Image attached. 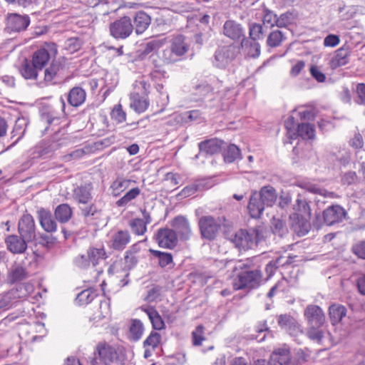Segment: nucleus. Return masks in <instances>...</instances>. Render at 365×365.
<instances>
[{
  "instance_id": "f257e3e1",
  "label": "nucleus",
  "mask_w": 365,
  "mask_h": 365,
  "mask_svg": "<svg viewBox=\"0 0 365 365\" xmlns=\"http://www.w3.org/2000/svg\"><path fill=\"white\" fill-rule=\"evenodd\" d=\"M267 229L257 225L249 229H240L235 233L227 234L226 238L240 250H247L264 240Z\"/></svg>"
},
{
  "instance_id": "f03ea898",
  "label": "nucleus",
  "mask_w": 365,
  "mask_h": 365,
  "mask_svg": "<svg viewBox=\"0 0 365 365\" xmlns=\"http://www.w3.org/2000/svg\"><path fill=\"white\" fill-rule=\"evenodd\" d=\"M252 261V259L247 258L236 262L233 270H241L233 284L236 290L245 288L251 289L259 287L262 274L259 269H250L253 266Z\"/></svg>"
},
{
  "instance_id": "7ed1b4c3",
  "label": "nucleus",
  "mask_w": 365,
  "mask_h": 365,
  "mask_svg": "<svg viewBox=\"0 0 365 365\" xmlns=\"http://www.w3.org/2000/svg\"><path fill=\"white\" fill-rule=\"evenodd\" d=\"M345 210L339 205H331L324 210L322 215L316 214L315 219L312 222L313 226L319 230L322 225H333L340 222L346 216Z\"/></svg>"
},
{
  "instance_id": "20e7f679",
  "label": "nucleus",
  "mask_w": 365,
  "mask_h": 365,
  "mask_svg": "<svg viewBox=\"0 0 365 365\" xmlns=\"http://www.w3.org/2000/svg\"><path fill=\"white\" fill-rule=\"evenodd\" d=\"M188 48L185 36L179 35L170 41V46L163 51L160 58L165 63H175L187 52Z\"/></svg>"
},
{
  "instance_id": "39448f33",
  "label": "nucleus",
  "mask_w": 365,
  "mask_h": 365,
  "mask_svg": "<svg viewBox=\"0 0 365 365\" xmlns=\"http://www.w3.org/2000/svg\"><path fill=\"white\" fill-rule=\"evenodd\" d=\"M198 226L202 239L212 241L216 239L221 229V220L210 215L202 216Z\"/></svg>"
},
{
  "instance_id": "423d86ee",
  "label": "nucleus",
  "mask_w": 365,
  "mask_h": 365,
  "mask_svg": "<svg viewBox=\"0 0 365 365\" xmlns=\"http://www.w3.org/2000/svg\"><path fill=\"white\" fill-rule=\"evenodd\" d=\"M296 202V209L300 212V215L294 213L290 216V219L294 218L298 220L299 223L294 226V231L297 232L301 235H305L309 230L310 224L307 220H304L302 217H310L311 207L305 200L298 198Z\"/></svg>"
},
{
  "instance_id": "0eeeda50",
  "label": "nucleus",
  "mask_w": 365,
  "mask_h": 365,
  "mask_svg": "<svg viewBox=\"0 0 365 365\" xmlns=\"http://www.w3.org/2000/svg\"><path fill=\"white\" fill-rule=\"evenodd\" d=\"M134 30L132 20L129 16H124L115 20L109 25V31L112 37L116 40L128 38Z\"/></svg>"
},
{
  "instance_id": "6e6552de",
  "label": "nucleus",
  "mask_w": 365,
  "mask_h": 365,
  "mask_svg": "<svg viewBox=\"0 0 365 365\" xmlns=\"http://www.w3.org/2000/svg\"><path fill=\"white\" fill-rule=\"evenodd\" d=\"M98 356L101 360L106 364L123 365L125 361V355L120 348H115L109 345L98 347Z\"/></svg>"
},
{
  "instance_id": "1a4fd4ad",
  "label": "nucleus",
  "mask_w": 365,
  "mask_h": 365,
  "mask_svg": "<svg viewBox=\"0 0 365 365\" xmlns=\"http://www.w3.org/2000/svg\"><path fill=\"white\" fill-rule=\"evenodd\" d=\"M240 47L234 44L218 47L215 53V65L218 68H225L239 53Z\"/></svg>"
},
{
  "instance_id": "9d476101",
  "label": "nucleus",
  "mask_w": 365,
  "mask_h": 365,
  "mask_svg": "<svg viewBox=\"0 0 365 365\" xmlns=\"http://www.w3.org/2000/svg\"><path fill=\"white\" fill-rule=\"evenodd\" d=\"M57 53L56 45L54 43H46L43 48L37 50L33 55L32 63L35 68H39V71L47 64L51 56Z\"/></svg>"
},
{
  "instance_id": "9b49d317",
  "label": "nucleus",
  "mask_w": 365,
  "mask_h": 365,
  "mask_svg": "<svg viewBox=\"0 0 365 365\" xmlns=\"http://www.w3.org/2000/svg\"><path fill=\"white\" fill-rule=\"evenodd\" d=\"M18 232L19 235L32 242L36 238V227L33 217L29 214L24 215L18 223Z\"/></svg>"
},
{
  "instance_id": "f8f14e48",
  "label": "nucleus",
  "mask_w": 365,
  "mask_h": 365,
  "mask_svg": "<svg viewBox=\"0 0 365 365\" xmlns=\"http://www.w3.org/2000/svg\"><path fill=\"white\" fill-rule=\"evenodd\" d=\"M30 24L28 15L10 14L6 18V29L9 32L19 33L25 31Z\"/></svg>"
},
{
  "instance_id": "ddd939ff",
  "label": "nucleus",
  "mask_w": 365,
  "mask_h": 365,
  "mask_svg": "<svg viewBox=\"0 0 365 365\" xmlns=\"http://www.w3.org/2000/svg\"><path fill=\"white\" fill-rule=\"evenodd\" d=\"M304 316L308 326L322 327L325 322L324 313L318 305H308L304 311Z\"/></svg>"
},
{
  "instance_id": "4468645a",
  "label": "nucleus",
  "mask_w": 365,
  "mask_h": 365,
  "mask_svg": "<svg viewBox=\"0 0 365 365\" xmlns=\"http://www.w3.org/2000/svg\"><path fill=\"white\" fill-rule=\"evenodd\" d=\"M155 237L158 245L163 248L172 249L178 243L177 235L173 229L160 228Z\"/></svg>"
},
{
  "instance_id": "2eb2a0df",
  "label": "nucleus",
  "mask_w": 365,
  "mask_h": 365,
  "mask_svg": "<svg viewBox=\"0 0 365 365\" xmlns=\"http://www.w3.org/2000/svg\"><path fill=\"white\" fill-rule=\"evenodd\" d=\"M277 324L292 336H297L302 333L301 325L289 314H280L277 318Z\"/></svg>"
},
{
  "instance_id": "dca6fc26",
  "label": "nucleus",
  "mask_w": 365,
  "mask_h": 365,
  "mask_svg": "<svg viewBox=\"0 0 365 365\" xmlns=\"http://www.w3.org/2000/svg\"><path fill=\"white\" fill-rule=\"evenodd\" d=\"M173 230L178 235L181 240H188L192 235V230L188 220L182 215L177 216L171 223Z\"/></svg>"
},
{
  "instance_id": "f3484780",
  "label": "nucleus",
  "mask_w": 365,
  "mask_h": 365,
  "mask_svg": "<svg viewBox=\"0 0 365 365\" xmlns=\"http://www.w3.org/2000/svg\"><path fill=\"white\" fill-rule=\"evenodd\" d=\"M222 31L225 36L234 41H242L245 38L242 25L233 20L226 21L223 25Z\"/></svg>"
},
{
  "instance_id": "a211bd4d",
  "label": "nucleus",
  "mask_w": 365,
  "mask_h": 365,
  "mask_svg": "<svg viewBox=\"0 0 365 365\" xmlns=\"http://www.w3.org/2000/svg\"><path fill=\"white\" fill-rule=\"evenodd\" d=\"M29 240L22 237L20 235H10L5 238L7 250L14 255L23 254L27 250Z\"/></svg>"
},
{
  "instance_id": "6ab92c4d",
  "label": "nucleus",
  "mask_w": 365,
  "mask_h": 365,
  "mask_svg": "<svg viewBox=\"0 0 365 365\" xmlns=\"http://www.w3.org/2000/svg\"><path fill=\"white\" fill-rule=\"evenodd\" d=\"M227 143L218 138H211L203 140L198 144L200 154L205 156L212 155L220 153Z\"/></svg>"
},
{
  "instance_id": "aec40b11",
  "label": "nucleus",
  "mask_w": 365,
  "mask_h": 365,
  "mask_svg": "<svg viewBox=\"0 0 365 365\" xmlns=\"http://www.w3.org/2000/svg\"><path fill=\"white\" fill-rule=\"evenodd\" d=\"M81 214L88 224L97 225V220L102 217V210L91 203L86 204L80 207Z\"/></svg>"
},
{
  "instance_id": "412c9836",
  "label": "nucleus",
  "mask_w": 365,
  "mask_h": 365,
  "mask_svg": "<svg viewBox=\"0 0 365 365\" xmlns=\"http://www.w3.org/2000/svg\"><path fill=\"white\" fill-rule=\"evenodd\" d=\"M37 214L40 225L46 232H53L56 230L57 224L50 210L41 208Z\"/></svg>"
},
{
  "instance_id": "4be33fe9",
  "label": "nucleus",
  "mask_w": 365,
  "mask_h": 365,
  "mask_svg": "<svg viewBox=\"0 0 365 365\" xmlns=\"http://www.w3.org/2000/svg\"><path fill=\"white\" fill-rule=\"evenodd\" d=\"M291 360L289 349L284 346L275 349L271 354L269 365H288Z\"/></svg>"
},
{
  "instance_id": "5701e85b",
  "label": "nucleus",
  "mask_w": 365,
  "mask_h": 365,
  "mask_svg": "<svg viewBox=\"0 0 365 365\" xmlns=\"http://www.w3.org/2000/svg\"><path fill=\"white\" fill-rule=\"evenodd\" d=\"M151 22L150 16L144 11H138L133 17L134 30L137 35L143 34Z\"/></svg>"
},
{
  "instance_id": "b1692460",
  "label": "nucleus",
  "mask_w": 365,
  "mask_h": 365,
  "mask_svg": "<svg viewBox=\"0 0 365 365\" xmlns=\"http://www.w3.org/2000/svg\"><path fill=\"white\" fill-rule=\"evenodd\" d=\"M262 202H263L261 200L260 196L257 195V192H253L250 198L247 206L250 216L252 218L260 217L262 212L264 210V207L266 206L264 203Z\"/></svg>"
},
{
  "instance_id": "393cba45",
  "label": "nucleus",
  "mask_w": 365,
  "mask_h": 365,
  "mask_svg": "<svg viewBox=\"0 0 365 365\" xmlns=\"http://www.w3.org/2000/svg\"><path fill=\"white\" fill-rule=\"evenodd\" d=\"M92 187L91 185L78 186L73 190V197L78 203L83 205L88 204L92 200Z\"/></svg>"
},
{
  "instance_id": "a878e982",
  "label": "nucleus",
  "mask_w": 365,
  "mask_h": 365,
  "mask_svg": "<svg viewBox=\"0 0 365 365\" xmlns=\"http://www.w3.org/2000/svg\"><path fill=\"white\" fill-rule=\"evenodd\" d=\"M131 182H135L134 180L126 179L123 177H117L110 185V189L111 195L113 197H118L120 194L129 187Z\"/></svg>"
},
{
  "instance_id": "bb28decb",
  "label": "nucleus",
  "mask_w": 365,
  "mask_h": 365,
  "mask_svg": "<svg viewBox=\"0 0 365 365\" xmlns=\"http://www.w3.org/2000/svg\"><path fill=\"white\" fill-rule=\"evenodd\" d=\"M142 309L147 314L154 329L161 330L165 327L164 321L153 307H142Z\"/></svg>"
},
{
  "instance_id": "cd10ccee",
  "label": "nucleus",
  "mask_w": 365,
  "mask_h": 365,
  "mask_svg": "<svg viewBox=\"0 0 365 365\" xmlns=\"http://www.w3.org/2000/svg\"><path fill=\"white\" fill-rule=\"evenodd\" d=\"M130 236L128 231L120 230L112 237V247L117 250H123L130 242Z\"/></svg>"
},
{
  "instance_id": "c85d7f7f",
  "label": "nucleus",
  "mask_w": 365,
  "mask_h": 365,
  "mask_svg": "<svg viewBox=\"0 0 365 365\" xmlns=\"http://www.w3.org/2000/svg\"><path fill=\"white\" fill-rule=\"evenodd\" d=\"M329 315L333 325L339 323L346 315V309L339 304H333L329 308Z\"/></svg>"
},
{
  "instance_id": "c756f323",
  "label": "nucleus",
  "mask_w": 365,
  "mask_h": 365,
  "mask_svg": "<svg viewBox=\"0 0 365 365\" xmlns=\"http://www.w3.org/2000/svg\"><path fill=\"white\" fill-rule=\"evenodd\" d=\"M257 195L260 196L261 200L266 206L271 207L277 200L275 189L272 186H264L261 188Z\"/></svg>"
},
{
  "instance_id": "7c9ffc66",
  "label": "nucleus",
  "mask_w": 365,
  "mask_h": 365,
  "mask_svg": "<svg viewBox=\"0 0 365 365\" xmlns=\"http://www.w3.org/2000/svg\"><path fill=\"white\" fill-rule=\"evenodd\" d=\"M293 135L300 136L303 139L312 140L315 138L314 126L310 123H302L298 124L296 132L293 133Z\"/></svg>"
},
{
  "instance_id": "2f4dec72",
  "label": "nucleus",
  "mask_w": 365,
  "mask_h": 365,
  "mask_svg": "<svg viewBox=\"0 0 365 365\" xmlns=\"http://www.w3.org/2000/svg\"><path fill=\"white\" fill-rule=\"evenodd\" d=\"M56 219L61 223L67 222L72 217L73 211L69 205L63 203L58 205L54 211Z\"/></svg>"
},
{
  "instance_id": "473e14b6",
  "label": "nucleus",
  "mask_w": 365,
  "mask_h": 365,
  "mask_svg": "<svg viewBox=\"0 0 365 365\" xmlns=\"http://www.w3.org/2000/svg\"><path fill=\"white\" fill-rule=\"evenodd\" d=\"M350 51L347 48H341L336 51L334 57L331 60V67L336 68L345 66L349 62Z\"/></svg>"
},
{
  "instance_id": "72a5a7b5",
  "label": "nucleus",
  "mask_w": 365,
  "mask_h": 365,
  "mask_svg": "<svg viewBox=\"0 0 365 365\" xmlns=\"http://www.w3.org/2000/svg\"><path fill=\"white\" fill-rule=\"evenodd\" d=\"M239 47L248 49L247 53L252 58H257L260 55V45L255 40L245 38L242 40Z\"/></svg>"
},
{
  "instance_id": "f704fd0d",
  "label": "nucleus",
  "mask_w": 365,
  "mask_h": 365,
  "mask_svg": "<svg viewBox=\"0 0 365 365\" xmlns=\"http://www.w3.org/2000/svg\"><path fill=\"white\" fill-rule=\"evenodd\" d=\"M255 334H252L249 336L250 339H255L259 342L263 341L267 334H270L272 336V331L269 328L267 327L266 322H259L255 327Z\"/></svg>"
},
{
  "instance_id": "c9c22d12",
  "label": "nucleus",
  "mask_w": 365,
  "mask_h": 365,
  "mask_svg": "<svg viewBox=\"0 0 365 365\" xmlns=\"http://www.w3.org/2000/svg\"><path fill=\"white\" fill-rule=\"evenodd\" d=\"M88 257H90L92 265L95 267L99 263L100 260H103L106 258V253L103 247H91L87 250Z\"/></svg>"
},
{
  "instance_id": "e433bc0d",
  "label": "nucleus",
  "mask_w": 365,
  "mask_h": 365,
  "mask_svg": "<svg viewBox=\"0 0 365 365\" xmlns=\"http://www.w3.org/2000/svg\"><path fill=\"white\" fill-rule=\"evenodd\" d=\"M140 189L137 187L130 189L122 197L116 201V206L119 207L127 206L130 202L135 200L140 195Z\"/></svg>"
},
{
  "instance_id": "4c0bfd02",
  "label": "nucleus",
  "mask_w": 365,
  "mask_h": 365,
  "mask_svg": "<svg viewBox=\"0 0 365 365\" xmlns=\"http://www.w3.org/2000/svg\"><path fill=\"white\" fill-rule=\"evenodd\" d=\"M240 150L234 144L227 145L223 153L224 160L228 163H233L237 159L240 158Z\"/></svg>"
},
{
  "instance_id": "58836bf2",
  "label": "nucleus",
  "mask_w": 365,
  "mask_h": 365,
  "mask_svg": "<svg viewBox=\"0 0 365 365\" xmlns=\"http://www.w3.org/2000/svg\"><path fill=\"white\" fill-rule=\"evenodd\" d=\"M130 338L134 341H138L143 333V325L139 319H133L130 327Z\"/></svg>"
},
{
  "instance_id": "ea45409f",
  "label": "nucleus",
  "mask_w": 365,
  "mask_h": 365,
  "mask_svg": "<svg viewBox=\"0 0 365 365\" xmlns=\"http://www.w3.org/2000/svg\"><path fill=\"white\" fill-rule=\"evenodd\" d=\"M149 252L158 259V264L161 267H165L173 263V256L168 252H163L155 250L150 249Z\"/></svg>"
},
{
  "instance_id": "a19ab883",
  "label": "nucleus",
  "mask_w": 365,
  "mask_h": 365,
  "mask_svg": "<svg viewBox=\"0 0 365 365\" xmlns=\"http://www.w3.org/2000/svg\"><path fill=\"white\" fill-rule=\"evenodd\" d=\"M272 229L274 235L281 237L288 233V228L287 225L284 222L280 219L273 218L272 222Z\"/></svg>"
},
{
  "instance_id": "79ce46f5",
  "label": "nucleus",
  "mask_w": 365,
  "mask_h": 365,
  "mask_svg": "<svg viewBox=\"0 0 365 365\" xmlns=\"http://www.w3.org/2000/svg\"><path fill=\"white\" fill-rule=\"evenodd\" d=\"M39 68H35L34 64H30L26 60L22 66L21 74L27 79H35L38 76Z\"/></svg>"
},
{
  "instance_id": "37998d69",
  "label": "nucleus",
  "mask_w": 365,
  "mask_h": 365,
  "mask_svg": "<svg viewBox=\"0 0 365 365\" xmlns=\"http://www.w3.org/2000/svg\"><path fill=\"white\" fill-rule=\"evenodd\" d=\"M303 188L307 190L308 192L317 194L322 196H324L325 197H333L334 195V193L332 192H328L325 189L320 187L317 186V185L312 184V183H305L303 186Z\"/></svg>"
},
{
  "instance_id": "c03bdc74",
  "label": "nucleus",
  "mask_w": 365,
  "mask_h": 365,
  "mask_svg": "<svg viewBox=\"0 0 365 365\" xmlns=\"http://www.w3.org/2000/svg\"><path fill=\"white\" fill-rule=\"evenodd\" d=\"M130 227L133 233L137 235H143L147 230L145 223L140 218H135L130 223Z\"/></svg>"
},
{
  "instance_id": "a18cd8bd",
  "label": "nucleus",
  "mask_w": 365,
  "mask_h": 365,
  "mask_svg": "<svg viewBox=\"0 0 365 365\" xmlns=\"http://www.w3.org/2000/svg\"><path fill=\"white\" fill-rule=\"evenodd\" d=\"M284 38V37L282 32L279 30H275L269 34L267 44L272 48L277 47L280 45Z\"/></svg>"
},
{
  "instance_id": "49530a36",
  "label": "nucleus",
  "mask_w": 365,
  "mask_h": 365,
  "mask_svg": "<svg viewBox=\"0 0 365 365\" xmlns=\"http://www.w3.org/2000/svg\"><path fill=\"white\" fill-rule=\"evenodd\" d=\"M130 106L138 113L144 112L148 107L149 103L147 97L137 98L133 96Z\"/></svg>"
},
{
  "instance_id": "de8ad7c7",
  "label": "nucleus",
  "mask_w": 365,
  "mask_h": 365,
  "mask_svg": "<svg viewBox=\"0 0 365 365\" xmlns=\"http://www.w3.org/2000/svg\"><path fill=\"white\" fill-rule=\"evenodd\" d=\"M351 98L356 104H365V93H344V102L351 103Z\"/></svg>"
},
{
  "instance_id": "09e8293b",
  "label": "nucleus",
  "mask_w": 365,
  "mask_h": 365,
  "mask_svg": "<svg viewBox=\"0 0 365 365\" xmlns=\"http://www.w3.org/2000/svg\"><path fill=\"white\" fill-rule=\"evenodd\" d=\"M163 287L159 285L153 286L148 291L145 298L148 302H153L157 300H161Z\"/></svg>"
},
{
  "instance_id": "8fccbe9b",
  "label": "nucleus",
  "mask_w": 365,
  "mask_h": 365,
  "mask_svg": "<svg viewBox=\"0 0 365 365\" xmlns=\"http://www.w3.org/2000/svg\"><path fill=\"white\" fill-rule=\"evenodd\" d=\"M359 181V178L354 171H348L344 173L341 178V184L349 186L356 185Z\"/></svg>"
},
{
  "instance_id": "3c124183",
  "label": "nucleus",
  "mask_w": 365,
  "mask_h": 365,
  "mask_svg": "<svg viewBox=\"0 0 365 365\" xmlns=\"http://www.w3.org/2000/svg\"><path fill=\"white\" fill-rule=\"evenodd\" d=\"M41 120L47 123L48 125L54 121H58L59 118L56 117L55 111L50 108H43L41 113Z\"/></svg>"
},
{
  "instance_id": "603ef678",
  "label": "nucleus",
  "mask_w": 365,
  "mask_h": 365,
  "mask_svg": "<svg viewBox=\"0 0 365 365\" xmlns=\"http://www.w3.org/2000/svg\"><path fill=\"white\" fill-rule=\"evenodd\" d=\"M86 93H68L67 98L68 103L74 107L79 106L85 101Z\"/></svg>"
},
{
  "instance_id": "864d4df0",
  "label": "nucleus",
  "mask_w": 365,
  "mask_h": 365,
  "mask_svg": "<svg viewBox=\"0 0 365 365\" xmlns=\"http://www.w3.org/2000/svg\"><path fill=\"white\" fill-rule=\"evenodd\" d=\"M160 339L161 336L159 333L151 331L150 335L143 341L144 348H146L147 346H151L153 349H155L160 344Z\"/></svg>"
},
{
  "instance_id": "5fc2aeb1",
  "label": "nucleus",
  "mask_w": 365,
  "mask_h": 365,
  "mask_svg": "<svg viewBox=\"0 0 365 365\" xmlns=\"http://www.w3.org/2000/svg\"><path fill=\"white\" fill-rule=\"evenodd\" d=\"M95 294L90 289H85L81 292L76 297V300L80 304H87L93 301Z\"/></svg>"
},
{
  "instance_id": "6e6d98bb",
  "label": "nucleus",
  "mask_w": 365,
  "mask_h": 365,
  "mask_svg": "<svg viewBox=\"0 0 365 365\" xmlns=\"http://www.w3.org/2000/svg\"><path fill=\"white\" fill-rule=\"evenodd\" d=\"M111 118L117 123H121L125 120V113L122 109L120 104L115 105L110 113Z\"/></svg>"
},
{
  "instance_id": "4d7b16f0",
  "label": "nucleus",
  "mask_w": 365,
  "mask_h": 365,
  "mask_svg": "<svg viewBox=\"0 0 365 365\" xmlns=\"http://www.w3.org/2000/svg\"><path fill=\"white\" fill-rule=\"evenodd\" d=\"M263 26L259 24H253L250 26V38L252 40H258L262 38Z\"/></svg>"
},
{
  "instance_id": "13d9d810",
  "label": "nucleus",
  "mask_w": 365,
  "mask_h": 365,
  "mask_svg": "<svg viewBox=\"0 0 365 365\" xmlns=\"http://www.w3.org/2000/svg\"><path fill=\"white\" fill-rule=\"evenodd\" d=\"M321 327L308 326L307 334L308 337L314 341L319 342L323 338V333L319 329Z\"/></svg>"
},
{
  "instance_id": "bf43d9fd",
  "label": "nucleus",
  "mask_w": 365,
  "mask_h": 365,
  "mask_svg": "<svg viewBox=\"0 0 365 365\" xmlns=\"http://www.w3.org/2000/svg\"><path fill=\"white\" fill-rule=\"evenodd\" d=\"M88 253L83 254L76 257L73 259V263L76 267L81 269L88 268L91 264H92L90 257H87Z\"/></svg>"
},
{
  "instance_id": "052dcab7",
  "label": "nucleus",
  "mask_w": 365,
  "mask_h": 365,
  "mask_svg": "<svg viewBox=\"0 0 365 365\" xmlns=\"http://www.w3.org/2000/svg\"><path fill=\"white\" fill-rule=\"evenodd\" d=\"M293 21V15L291 12H286L277 16V26L279 28L285 27L290 24Z\"/></svg>"
},
{
  "instance_id": "680f3d73",
  "label": "nucleus",
  "mask_w": 365,
  "mask_h": 365,
  "mask_svg": "<svg viewBox=\"0 0 365 365\" xmlns=\"http://www.w3.org/2000/svg\"><path fill=\"white\" fill-rule=\"evenodd\" d=\"M352 252L359 258L365 259V240H361L351 247Z\"/></svg>"
},
{
  "instance_id": "e2e57ef3",
  "label": "nucleus",
  "mask_w": 365,
  "mask_h": 365,
  "mask_svg": "<svg viewBox=\"0 0 365 365\" xmlns=\"http://www.w3.org/2000/svg\"><path fill=\"white\" fill-rule=\"evenodd\" d=\"M204 327L202 325H198L195 331H192V343L195 346H199L205 339L203 336Z\"/></svg>"
},
{
  "instance_id": "0e129e2a",
  "label": "nucleus",
  "mask_w": 365,
  "mask_h": 365,
  "mask_svg": "<svg viewBox=\"0 0 365 365\" xmlns=\"http://www.w3.org/2000/svg\"><path fill=\"white\" fill-rule=\"evenodd\" d=\"M312 76L318 82L322 83L325 81L326 76L317 66H312L309 69Z\"/></svg>"
},
{
  "instance_id": "69168bd1",
  "label": "nucleus",
  "mask_w": 365,
  "mask_h": 365,
  "mask_svg": "<svg viewBox=\"0 0 365 365\" xmlns=\"http://www.w3.org/2000/svg\"><path fill=\"white\" fill-rule=\"evenodd\" d=\"M25 269L21 267L15 268L11 272V278L13 281H21L26 278Z\"/></svg>"
},
{
  "instance_id": "338daca9",
  "label": "nucleus",
  "mask_w": 365,
  "mask_h": 365,
  "mask_svg": "<svg viewBox=\"0 0 365 365\" xmlns=\"http://www.w3.org/2000/svg\"><path fill=\"white\" fill-rule=\"evenodd\" d=\"M51 71H53L58 76H60L65 69L64 61L58 60L53 61L49 66Z\"/></svg>"
},
{
  "instance_id": "774afa93",
  "label": "nucleus",
  "mask_w": 365,
  "mask_h": 365,
  "mask_svg": "<svg viewBox=\"0 0 365 365\" xmlns=\"http://www.w3.org/2000/svg\"><path fill=\"white\" fill-rule=\"evenodd\" d=\"M277 16L272 11H267L264 15L263 24H268L271 27L277 26Z\"/></svg>"
}]
</instances>
